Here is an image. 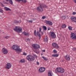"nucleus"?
<instances>
[{
    "label": "nucleus",
    "instance_id": "nucleus-27",
    "mask_svg": "<svg viewBox=\"0 0 76 76\" xmlns=\"http://www.w3.org/2000/svg\"><path fill=\"white\" fill-rule=\"evenodd\" d=\"M66 25L64 24L62 25V28H66Z\"/></svg>",
    "mask_w": 76,
    "mask_h": 76
},
{
    "label": "nucleus",
    "instance_id": "nucleus-21",
    "mask_svg": "<svg viewBox=\"0 0 76 76\" xmlns=\"http://www.w3.org/2000/svg\"><path fill=\"white\" fill-rule=\"evenodd\" d=\"M26 61L24 59H23L20 60V62L21 63H25Z\"/></svg>",
    "mask_w": 76,
    "mask_h": 76
},
{
    "label": "nucleus",
    "instance_id": "nucleus-17",
    "mask_svg": "<svg viewBox=\"0 0 76 76\" xmlns=\"http://www.w3.org/2000/svg\"><path fill=\"white\" fill-rule=\"evenodd\" d=\"M4 9L5 10H6V11H8V10H10V11H11V10H10V8H7V7H5Z\"/></svg>",
    "mask_w": 76,
    "mask_h": 76
},
{
    "label": "nucleus",
    "instance_id": "nucleus-20",
    "mask_svg": "<svg viewBox=\"0 0 76 76\" xmlns=\"http://www.w3.org/2000/svg\"><path fill=\"white\" fill-rule=\"evenodd\" d=\"M53 75V73L51 71H50L48 73V76H52V75Z\"/></svg>",
    "mask_w": 76,
    "mask_h": 76
},
{
    "label": "nucleus",
    "instance_id": "nucleus-12",
    "mask_svg": "<svg viewBox=\"0 0 76 76\" xmlns=\"http://www.w3.org/2000/svg\"><path fill=\"white\" fill-rule=\"evenodd\" d=\"M45 22L47 25H53V23L51 21L46 20Z\"/></svg>",
    "mask_w": 76,
    "mask_h": 76
},
{
    "label": "nucleus",
    "instance_id": "nucleus-34",
    "mask_svg": "<svg viewBox=\"0 0 76 76\" xmlns=\"http://www.w3.org/2000/svg\"><path fill=\"white\" fill-rule=\"evenodd\" d=\"M61 18L62 19H66V17L65 16L62 17Z\"/></svg>",
    "mask_w": 76,
    "mask_h": 76
},
{
    "label": "nucleus",
    "instance_id": "nucleus-11",
    "mask_svg": "<svg viewBox=\"0 0 76 76\" xmlns=\"http://www.w3.org/2000/svg\"><path fill=\"white\" fill-rule=\"evenodd\" d=\"M71 38L72 39H75V38H76V35H75V34L72 33L71 34Z\"/></svg>",
    "mask_w": 76,
    "mask_h": 76
},
{
    "label": "nucleus",
    "instance_id": "nucleus-1",
    "mask_svg": "<svg viewBox=\"0 0 76 76\" xmlns=\"http://www.w3.org/2000/svg\"><path fill=\"white\" fill-rule=\"evenodd\" d=\"M12 48L14 50H15L16 53H19V46L17 45H14L12 47Z\"/></svg>",
    "mask_w": 76,
    "mask_h": 76
},
{
    "label": "nucleus",
    "instance_id": "nucleus-35",
    "mask_svg": "<svg viewBox=\"0 0 76 76\" xmlns=\"http://www.w3.org/2000/svg\"><path fill=\"white\" fill-rule=\"evenodd\" d=\"M22 1L24 3H26V0H22Z\"/></svg>",
    "mask_w": 76,
    "mask_h": 76
},
{
    "label": "nucleus",
    "instance_id": "nucleus-61",
    "mask_svg": "<svg viewBox=\"0 0 76 76\" xmlns=\"http://www.w3.org/2000/svg\"><path fill=\"white\" fill-rule=\"evenodd\" d=\"M41 55H42V54H41Z\"/></svg>",
    "mask_w": 76,
    "mask_h": 76
},
{
    "label": "nucleus",
    "instance_id": "nucleus-46",
    "mask_svg": "<svg viewBox=\"0 0 76 76\" xmlns=\"http://www.w3.org/2000/svg\"><path fill=\"white\" fill-rule=\"evenodd\" d=\"M76 14V12H73V15H75Z\"/></svg>",
    "mask_w": 76,
    "mask_h": 76
},
{
    "label": "nucleus",
    "instance_id": "nucleus-8",
    "mask_svg": "<svg viewBox=\"0 0 76 76\" xmlns=\"http://www.w3.org/2000/svg\"><path fill=\"white\" fill-rule=\"evenodd\" d=\"M50 35L51 37L52 38H55L56 37V36L55 33L54 32H51L50 33Z\"/></svg>",
    "mask_w": 76,
    "mask_h": 76
},
{
    "label": "nucleus",
    "instance_id": "nucleus-19",
    "mask_svg": "<svg viewBox=\"0 0 76 76\" xmlns=\"http://www.w3.org/2000/svg\"><path fill=\"white\" fill-rule=\"evenodd\" d=\"M37 36H38V37H41V34H39V32L38 31H37Z\"/></svg>",
    "mask_w": 76,
    "mask_h": 76
},
{
    "label": "nucleus",
    "instance_id": "nucleus-53",
    "mask_svg": "<svg viewBox=\"0 0 76 76\" xmlns=\"http://www.w3.org/2000/svg\"><path fill=\"white\" fill-rule=\"evenodd\" d=\"M6 0L7 1H9V0Z\"/></svg>",
    "mask_w": 76,
    "mask_h": 76
},
{
    "label": "nucleus",
    "instance_id": "nucleus-54",
    "mask_svg": "<svg viewBox=\"0 0 76 76\" xmlns=\"http://www.w3.org/2000/svg\"><path fill=\"white\" fill-rule=\"evenodd\" d=\"M41 33L42 34H43V33L42 32H41Z\"/></svg>",
    "mask_w": 76,
    "mask_h": 76
},
{
    "label": "nucleus",
    "instance_id": "nucleus-10",
    "mask_svg": "<svg viewBox=\"0 0 76 76\" xmlns=\"http://www.w3.org/2000/svg\"><path fill=\"white\" fill-rule=\"evenodd\" d=\"M65 59L67 61H69L70 60V56L69 55H67L64 57Z\"/></svg>",
    "mask_w": 76,
    "mask_h": 76
},
{
    "label": "nucleus",
    "instance_id": "nucleus-41",
    "mask_svg": "<svg viewBox=\"0 0 76 76\" xmlns=\"http://www.w3.org/2000/svg\"><path fill=\"white\" fill-rule=\"evenodd\" d=\"M28 22H30L31 23H32V20H28Z\"/></svg>",
    "mask_w": 76,
    "mask_h": 76
},
{
    "label": "nucleus",
    "instance_id": "nucleus-32",
    "mask_svg": "<svg viewBox=\"0 0 76 76\" xmlns=\"http://www.w3.org/2000/svg\"><path fill=\"white\" fill-rule=\"evenodd\" d=\"M1 13H3V11L2 10L0 9V12Z\"/></svg>",
    "mask_w": 76,
    "mask_h": 76
},
{
    "label": "nucleus",
    "instance_id": "nucleus-9",
    "mask_svg": "<svg viewBox=\"0 0 76 76\" xmlns=\"http://www.w3.org/2000/svg\"><path fill=\"white\" fill-rule=\"evenodd\" d=\"M45 70V68L43 67L40 68L39 70V71L40 72H44Z\"/></svg>",
    "mask_w": 76,
    "mask_h": 76
},
{
    "label": "nucleus",
    "instance_id": "nucleus-49",
    "mask_svg": "<svg viewBox=\"0 0 76 76\" xmlns=\"http://www.w3.org/2000/svg\"><path fill=\"white\" fill-rule=\"evenodd\" d=\"M19 0H15V1H19Z\"/></svg>",
    "mask_w": 76,
    "mask_h": 76
},
{
    "label": "nucleus",
    "instance_id": "nucleus-14",
    "mask_svg": "<svg viewBox=\"0 0 76 76\" xmlns=\"http://www.w3.org/2000/svg\"><path fill=\"white\" fill-rule=\"evenodd\" d=\"M15 31H16L17 32H19V27H18L15 26V28H14Z\"/></svg>",
    "mask_w": 76,
    "mask_h": 76
},
{
    "label": "nucleus",
    "instance_id": "nucleus-44",
    "mask_svg": "<svg viewBox=\"0 0 76 76\" xmlns=\"http://www.w3.org/2000/svg\"><path fill=\"white\" fill-rule=\"evenodd\" d=\"M7 37H9L7 36L6 37H4V38H6V39H7Z\"/></svg>",
    "mask_w": 76,
    "mask_h": 76
},
{
    "label": "nucleus",
    "instance_id": "nucleus-3",
    "mask_svg": "<svg viewBox=\"0 0 76 76\" xmlns=\"http://www.w3.org/2000/svg\"><path fill=\"white\" fill-rule=\"evenodd\" d=\"M11 67H12V64L10 63H8L6 65L5 69H9L11 68Z\"/></svg>",
    "mask_w": 76,
    "mask_h": 76
},
{
    "label": "nucleus",
    "instance_id": "nucleus-48",
    "mask_svg": "<svg viewBox=\"0 0 76 76\" xmlns=\"http://www.w3.org/2000/svg\"><path fill=\"white\" fill-rule=\"evenodd\" d=\"M42 51H43V52H45V50H42Z\"/></svg>",
    "mask_w": 76,
    "mask_h": 76
},
{
    "label": "nucleus",
    "instance_id": "nucleus-33",
    "mask_svg": "<svg viewBox=\"0 0 76 76\" xmlns=\"http://www.w3.org/2000/svg\"><path fill=\"white\" fill-rule=\"evenodd\" d=\"M45 18H46V16H43L42 18V19H45Z\"/></svg>",
    "mask_w": 76,
    "mask_h": 76
},
{
    "label": "nucleus",
    "instance_id": "nucleus-38",
    "mask_svg": "<svg viewBox=\"0 0 76 76\" xmlns=\"http://www.w3.org/2000/svg\"><path fill=\"white\" fill-rule=\"evenodd\" d=\"M23 55H24V56H26V53L24 52L23 53Z\"/></svg>",
    "mask_w": 76,
    "mask_h": 76
},
{
    "label": "nucleus",
    "instance_id": "nucleus-23",
    "mask_svg": "<svg viewBox=\"0 0 76 76\" xmlns=\"http://www.w3.org/2000/svg\"><path fill=\"white\" fill-rule=\"evenodd\" d=\"M64 69H63V68H61V70L60 72H61V73H64Z\"/></svg>",
    "mask_w": 76,
    "mask_h": 76
},
{
    "label": "nucleus",
    "instance_id": "nucleus-39",
    "mask_svg": "<svg viewBox=\"0 0 76 76\" xmlns=\"http://www.w3.org/2000/svg\"><path fill=\"white\" fill-rule=\"evenodd\" d=\"M22 49H19V52H22Z\"/></svg>",
    "mask_w": 76,
    "mask_h": 76
},
{
    "label": "nucleus",
    "instance_id": "nucleus-16",
    "mask_svg": "<svg viewBox=\"0 0 76 76\" xmlns=\"http://www.w3.org/2000/svg\"><path fill=\"white\" fill-rule=\"evenodd\" d=\"M48 37H46L45 38L44 41H45V42H48Z\"/></svg>",
    "mask_w": 76,
    "mask_h": 76
},
{
    "label": "nucleus",
    "instance_id": "nucleus-45",
    "mask_svg": "<svg viewBox=\"0 0 76 76\" xmlns=\"http://www.w3.org/2000/svg\"><path fill=\"white\" fill-rule=\"evenodd\" d=\"M34 52L36 53H37V54H38V53H39V52H37L35 51H34Z\"/></svg>",
    "mask_w": 76,
    "mask_h": 76
},
{
    "label": "nucleus",
    "instance_id": "nucleus-28",
    "mask_svg": "<svg viewBox=\"0 0 76 76\" xmlns=\"http://www.w3.org/2000/svg\"><path fill=\"white\" fill-rule=\"evenodd\" d=\"M43 28L45 30H47V27L46 26H43Z\"/></svg>",
    "mask_w": 76,
    "mask_h": 76
},
{
    "label": "nucleus",
    "instance_id": "nucleus-52",
    "mask_svg": "<svg viewBox=\"0 0 76 76\" xmlns=\"http://www.w3.org/2000/svg\"><path fill=\"white\" fill-rule=\"evenodd\" d=\"M75 1V3H76V0H74Z\"/></svg>",
    "mask_w": 76,
    "mask_h": 76
},
{
    "label": "nucleus",
    "instance_id": "nucleus-42",
    "mask_svg": "<svg viewBox=\"0 0 76 76\" xmlns=\"http://www.w3.org/2000/svg\"><path fill=\"white\" fill-rule=\"evenodd\" d=\"M73 50H74V51H76V48H73Z\"/></svg>",
    "mask_w": 76,
    "mask_h": 76
},
{
    "label": "nucleus",
    "instance_id": "nucleus-55",
    "mask_svg": "<svg viewBox=\"0 0 76 76\" xmlns=\"http://www.w3.org/2000/svg\"><path fill=\"white\" fill-rule=\"evenodd\" d=\"M75 19L76 20V17L75 18Z\"/></svg>",
    "mask_w": 76,
    "mask_h": 76
},
{
    "label": "nucleus",
    "instance_id": "nucleus-22",
    "mask_svg": "<svg viewBox=\"0 0 76 76\" xmlns=\"http://www.w3.org/2000/svg\"><path fill=\"white\" fill-rule=\"evenodd\" d=\"M42 5H40L41 7H45V8H47V6L46 5H44L43 4H41Z\"/></svg>",
    "mask_w": 76,
    "mask_h": 76
},
{
    "label": "nucleus",
    "instance_id": "nucleus-18",
    "mask_svg": "<svg viewBox=\"0 0 76 76\" xmlns=\"http://www.w3.org/2000/svg\"><path fill=\"white\" fill-rule=\"evenodd\" d=\"M52 56L53 57H57L58 56V54H53L52 55Z\"/></svg>",
    "mask_w": 76,
    "mask_h": 76
},
{
    "label": "nucleus",
    "instance_id": "nucleus-13",
    "mask_svg": "<svg viewBox=\"0 0 76 76\" xmlns=\"http://www.w3.org/2000/svg\"><path fill=\"white\" fill-rule=\"evenodd\" d=\"M22 34H23V35H24L25 36H27V37H29V33L25 31L23 32Z\"/></svg>",
    "mask_w": 76,
    "mask_h": 76
},
{
    "label": "nucleus",
    "instance_id": "nucleus-6",
    "mask_svg": "<svg viewBox=\"0 0 76 76\" xmlns=\"http://www.w3.org/2000/svg\"><path fill=\"white\" fill-rule=\"evenodd\" d=\"M40 5H40V7H38L37 8V10L39 12H42L44 10L42 8V7H41Z\"/></svg>",
    "mask_w": 76,
    "mask_h": 76
},
{
    "label": "nucleus",
    "instance_id": "nucleus-25",
    "mask_svg": "<svg viewBox=\"0 0 76 76\" xmlns=\"http://www.w3.org/2000/svg\"><path fill=\"white\" fill-rule=\"evenodd\" d=\"M42 58H43L45 60H48V59L47 58H45L44 56H42Z\"/></svg>",
    "mask_w": 76,
    "mask_h": 76
},
{
    "label": "nucleus",
    "instance_id": "nucleus-2",
    "mask_svg": "<svg viewBox=\"0 0 76 76\" xmlns=\"http://www.w3.org/2000/svg\"><path fill=\"white\" fill-rule=\"evenodd\" d=\"M26 58L28 61H34L35 60V57L31 55H28L27 56Z\"/></svg>",
    "mask_w": 76,
    "mask_h": 76
},
{
    "label": "nucleus",
    "instance_id": "nucleus-15",
    "mask_svg": "<svg viewBox=\"0 0 76 76\" xmlns=\"http://www.w3.org/2000/svg\"><path fill=\"white\" fill-rule=\"evenodd\" d=\"M61 70V67H59L57 68L56 70V72H60Z\"/></svg>",
    "mask_w": 76,
    "mask_h": 76
},
{
    "label": "nucleus",
    "instance_id": "nucleus-47",
    "mask_svg": "<svg viewBox=\"0 0 76 76\" xmlns=\"http://www.w3.org/2000/svg\"><path fill=\"white\" fill-rule=\"evenodd\" d=\"M1 6H4V5H3V4H2V3H1Z\"/></svg>",
    "mask_w": 76,
    "mask_h": 76
},
{
    "label": "nucleus",
    "instance_id": "nucleus-60",
    "mask_svg": "<svg viewBox=\"0 0 76 76\" xmlns=\"http://www.w3.org/2000/svg\"><path fill=\"white\" fill-rule=\"evenodd\" d=\"M48 0V1H49V0Z\"/></svg>",
    "mask_w": 76,
    "mask_h": 76
},
{
    "label": "nucleus",
    "instance_id": "nucleus-24",
    "mask_svg": "<svg viewBox=\"0 0 76 76\" xmlns=\"http://www.w3.org/2000/svg\"><path fill=\"white\" fill-rule=\"evenodd\" d=\"M22 28H19V33H22Z\"/></svg>",
    "mask_w": 76,
    "mask_h": 76
},
{
    "label": "nucleus",
    "instance_id": "nucleus-51",
    "mask_svg": "<svg viewBox=\"0 0 76 76\" xmlns=\"http://www.w3.org/2000/svg\"><path fill=\"white\" fill-rule=\"evenodd\" d=\"M50 28H48V30H50Z\"/></svg>",
    "mask_w": 76,
    "mask_h": 76
},
{
    "label": "nucleus",
    "instance_id": "nucleus-50",
    "mask_svg": "<svg viewBox=\"0 0 76 76\" xmlns=\"http://www.w3.org/2000/svg\"><path fill=\"white\" fill-rule=\"evenodd\" d=\"M35 58H37V57H38L37 56H36V55H35Z\"/></svg>",
    "mask_w": 76,
    "mask_h": 76
},
{
    "label": "nucleus",
    "instance_id": "nucleus-58",
    "mask_svg": "<svg viewBox=\"0 0 76 76\" xmlns=\"http://www.w3.org/2000/svg\"><path fill=\"white\" fill-rule=\"evenodd\" d=\"M40 38H41V37H39V39H40Z\"/></svg>",
    "mask_w": 76,
    "mask_h": 76
},
{
    "label": "nucleus",
    "instance_id": "nucleus-31",
    "mask_svg": "<svg viewBox=\"0 0 76 76\" xmlns=\"http://www.w3.org/2000/svg\"><path fill=\"white\" fill-rule=\"evenodd\" d=\"M34 34L35 36H36L37 37V34H36V30H34Z\"/></svg>",
    "mask_w": 76,
    "mask_h": 76
},
{
    "label": "nucleus",
    "instance_id": "nucleus-30",
    "mask_svg": "<svg viewBox=\"0 0 76 76\" xmlns=\"http://www.w3.org/2000/svg\"><path fill=\"white\" fill-rule=\"evenodd\" d=\"M68 28L69 30H72V27L70 26H69Z\"/></svg>",
    "mask_w": 76,
    "mask_h": 76
},
{
    "label": "nucleus",
    "instance_id": "nucleus-43",
    "mask_svg": "<svg viewBox=\"0 0 76 76\" xmlns=\"http://www.w3.org/2000/svg\"><path fill=\"white\" fill-rule=\"evenodd\" d=\"M37 65H39V62L37 61Z\"/></svg>",
    "mask_w": 76,
    "mask_h": 76
},
{
    "label": "nucleus",
    "instance_id": "nucleus-26",
    "mask_svg": "<svg viewBox=\"0 0 76 76\" xmlns=\"http://www.w3.org/2000/svg\"><path fill=\"white\" fill-rule=\"evenodd\" d=\"M9 3L11 4H13V1H12V0H9Z\"/></svg>",
    "mask_w": 76,
    "mask_h": 76
},
{
    "label": "nucleus",
    "instance_id": "nucleus-59",
    "mask_svg": "<svg viewBox=\"0 0 76 76\" xmlns=\"http://www.w3.org/2000/svg\"><path fill=\"white\" fill-rule=\"evenodd\" d=\"M34 20H35V19H33Z\"/></svg>",
    "mask_w": 76,
    "mask_h": 76
},
{
    "label": "nucleus",
    "instance_id": "nucleus-5",
    "mask_svg": "<svg viewBox=\"0 0 76 76\" xmlns=\"http://www.w3.org/2000/svg\"><path fill=\"white\" fill-rule=\"evenodd\" d=\"M52 45L53 47L55 48H56V49H58V48H59V46L56 43L53 42L52 44Z\"/></svg>",
    "mask_w": 76,
    "mask_h": 76
},
{
    "label": "nucleus",
    "instance_id": "nucleus-37",
    "mask_svg": "<svg viewBox=\"0 0 76 76\" xmlns=\"http://www.w3.org/2000/svg\"><path fill=\"white\" fill-rule=\"evenodd\" d=\"M15 22L16 24H18V22L17 21H15Z\"/></svg>",
    "mask_w": 76,
    "mask_h": 76
},
{
    "label": "nucleus",
    "instance_id": "nucleus-56",
    "mask_svg": "<svg viewBox=\"0 0 76 76\" xmlns=\"http://www.w3.org/2000/svg\"><path fill=\"white\" fill-rule=\"evenodd\" d=\"M19 1H22V0H19Z\"/></svg>",
    "mask_w": 76,
    "mask_h": 76
},
{
    "label": "nucleus",
    "instance_id": "nucleus-7",
    "mask_svg": "<svg viewBox=\"0 0 76 76\" xmlns=\"http://www.w3.org/2000/svg\"><path fill=\"white\" fill-rule=\"evenodd\" d=\"M32 47H34V49H38L39 48H40L39 47V45L36 44H34L32 45Z\"/></svg>",
    "mask_w": 76,
    "mask_h": 76
},
{
    "label": "nucleus",
    "instance_id": "nucleus-57",
    "mask_svg": "<svg viewBox=\"0 0 76 76\" xmlns=\"http://www.w3.org/2000/svg\"><path fill=\"white\" fill-rule=\"evenodd\" d=\"M73 21H75V22H76V21H75L73 20Z\"/></svg>",
    "mask_w": 76,
    "mask_h": 76
},
{
    "label": "nucleus",
    "instance_id": "nucleus-36",
    "mask_svg": "<svg viewBox=\"0 0 76 76\" xmlns=\"http://www.w3.org/2000/svg\"><path fill=\"white\" fill-rule=\"evenodd\" d=\"M41 28H39V31L40 32H41Z\"/></svg>",
    "mask_w": 76,
    "mask_h": 76
},
{
    "label": "nucleus",
    "instance_id": "nucleus-40",
    "mask_svg": "<svg viewBox=\"0 0 76 76\" xmlns=\"http://www.w3.org/2000/svg\"><path fill=\"white\" fill-rule=\"evenodd\" d=\"M71 19H72V20H73V19H74V17H71Z\"/></svg>",
    "mask_w": 76,
    "mask_h": 76
},
{
    "label": "nucleus",
    "instance_id": "nucleus-4",
    "mask_svg": "<svg viewBox=\"0 0 76 76\" xmlns=\"http://www.w3.org/2000/svg\"><path fill=\"white\" fill-rule=\"evenodd\" d=\"M1 51L4 54H7L8 53V50L5 48H3Z\"/></svg>",
    "mask_w": 76,
    "mask_h": 76
},
{
    "label": "nucleus",
    "instance_id": "nucleus-29",
    "mask_svg": "<svg viewBox=\"0 0 76 76\" xmlns=\"http://www.w3.org/2000/svg\"><path fill=\"white\" fill-rule=\"evenodd\" d=\"M54 53H55V54H56L57 53V51L56 50H54L53 51Z\"/></svg>",
    "mask_w": 76,
    "mask_h": 76
}]
</instances>
